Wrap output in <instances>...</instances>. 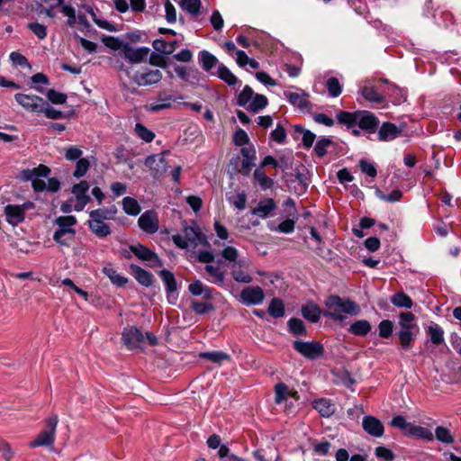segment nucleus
Returning <instances> with one entry per match:
<instances>
[{
	"mask_svg": "<svg viewBox=\"0 0 461 461\" xmlns=\"http://www.w3.org/2000/svg\"><path fill=\"white\" fill-rule=\"evenodd\" d=\"M178 4L184 10L193 15H197L200 12V0H179Z\"/></svg>",
	"mask_w": 461,
	"mask_h": 461,
	"instance_id": "47",
	"label": "nucleus"
},
{
	"mask_svg": "<svg viewBox=\"0 0 461 461\" xmlns=\"http://www.w3.org/2000/svg\"><path fill=\"white\" fill-rule=\"evenodd\" d=\"M184 234L190 246L195 248L199 245L209 247L210 244L206 236L201 231L198 226H185L183 230Z\"/></svg>",
	"mask_w": 461,
	"mask_h": 461,
	"instance_id": "12",
	"label": "nucleus"
},
{
	"mask_svg": "<svg viewBox=\"0 0 461 461\" xmlns=\"http://www.w3.org/2000/svg\"><path fill=\"white\" fill-rule=\"evenodd\" d=\"M361 95L366 100L371 103L382 104L384 100V96L379 94L375 87L371 86H363L361 89Z\"/></svg>",
	"mask_w": 461,
	"mask_h": 461,
	"instance_id": "34",
	"label": "nucleus"
},
{
	"mask_svg": "<svg viewBox=\"0 0 461 461\" xmlns=\"http://www.w3.org/2000/svg\"><path fill=\"white\" fill-rule=\"evenodd\" d=\"M77 221L75 216H59L56 218L55 224L58 229L53 234V240L61 246L68 247L74 240L76 230L74 229Z\"/></svg>",
	"mask_w": 461,
	"mask_h": 461,
	"instance_id": "4",
	"label": "nucleus"
},
{
	"mask_svg": "<svg viewBox=\"0 0 461 461\" xmlns=\"http://www.w3.org/2000/svg\"><path fill=\"white\" fill-rule=\"evenodd\" d=\"M198 59H199L200 64L202 65L203 68L205 71H210L218 63L217 58L215 56H213L212 54H211L207 50H202L199 53Z\"/></svg>",
	"mask_w": 461,
	"mask_h": 461,
	"instance_id": "35",
	"label": "nucleus"
},
{
	"mask_svg": "<svg viewBox=\"0 0 461 461\" xmlns=\"http://www.w3.org/2000/svg\"><path fill=\"white\" fill-rule=\"evenodd\" d=\"M122 340L130 349L141 348L145 343V337L136 327H127L122 332Z\"/></svg>",
	"mask_w": 461,
	"mask_h": 461,
	"instance_id": "10",
	"label": "nucleus"
},
{
	"mask_svg": "<svg viewBox=\"0 0 461 461\" xmlns=\"http://www.w3.org/2000/svg\"><path fill=\"white\" fill-rule=\"evenodd\" d=\"M6 221L13 226H16L24 220V205L8 204L5 207Z\"/></svg>",
	"mask_w": 461,
	"mask_h": 461,
	"instance_id": "18",
	"label": "nucleus"
},
{
	"mask_svg": "<svg viewBox=\"0 0 461 461\" xmlns=\"http://www.w3.org/2000/svg\"><path fill=\"white\" fill-rule=\"evenodd\" d=\"M434 438H436L438 441L447 445L452 444L455 441V437L452 435L450 430L443 426H438L436 428Z\"/></svg>",
	"mask_w": 461,
	"mask_h": 461,
	"instance_id": "42",
	"label": "nucleus"
},
{
	"mask_svg": "<svg viewBox=\"0 0 461 461\" xmlns=\"http://www.w3.org/2000/svg\"><path fill=\"white\" fill-rule=\"evenodd\" d=\"M268 104V100L267 96L260 94H256L252 99V101L249 104L247 109L252 111L254 113H258V111L264 109Z\"/></svg>",
	"mask_w": 461,
	"mask_h": 461,
	"instance_id": "45",
	"label": "nucleus"
},
{
	"mask_svg": "<svg viewBox=\"0 0 461 461\" xmlns=\"http://www.w3.org/2000/svg\"><path fill=\"white\" fill-rule=\"evenodd\" d=\"M188 290L194 296L203 295L205 299H210L212 297V290L207 285H204L200 280H196L190 284Z\"/></svg>",
	"mask_w": 461,
	"mask_h": 461,
	"instance_id": "32",
	"label": "nucleus"
},
{
	"mask_svg": "<svg viewBox=\"0 0 461 461\" xmlns=\"http://www.w3.org/2000/svg\"><path fill=\"white\" fill-rule=\"evenodd\" d=\"M90 167V163L86 158H79L76 165V169L73 173V176L76 178H80L86 175L88 168Z\"/></svg>",
	"mask_w": 461,
	"mask_h": 461,
	"instance_id": "58",
	"label": "nucleus"
},
{
	"mask_svg": "<svg viewBox=\"0 0 461 461\" xmlns=\"http://www.w3.org/2000/svg\"><path fill=\"white\" fill-rule=\"evenodd\" d=\"M371 330V324L366 320H359L351 324L349 331L357 336H366Z\"/></svg>",
	"mask_w": 461,
	"mask_h": 461,
	"instance_id": "38",
	"label": "nucleus"
},
{
	"mask_svg": "<svg viewBox=\"0 0 461 461\" xmlns=\"http://www.w3.org/2000/svg\"><path fill=\"white\" fill-rule=\"evenodd\" d=\"M288 397H292L294 400H298V392L295 390L289 389V387L284 383L276 384L275 386L276 403L280 404L286 401Z\"/></svg>",
	"mask_w": 461,
	"mask_h": 461,
	"instance_id": "21",
	"label": "nucleus"
},
{
	"mask_svg": "<svg viewBox=\"0 0 461 461\" xmlns=\"http://www.w3.org/2000/svg\"><path fill=\"white\" fill-rule=\"evenodd\" d=\"M9 59H10L11 62L13 63V65H14V66H20V67H23V68H25V67L31 68V65L29 64L28 59L23 55H22L20 52L13 51L10 54Z\"/></svg>",
	"mask_w": 461,
	"mask_h": 461,
	"instance_id": "62",
	"label": "nucleus"
},
{
	"mask_svg": "<svg viewBox=\"0 0 461 461\" xmlns=\"http://www.w3.org/2000/svg\"><path fill=\"white\" fill-rule=\"evenodd\" d=\"M375 456L384 461H392L394 458L393 451L385 447H377L375 450Z\"/></svg>",
	"mask_w": 461,
	"mask_h": 461,
	"instance_id": "64",
	"label": "nucleus"
},
{
	"mask_svg": "<svg viewBox=\"0 0 461 461\" xmlns=\"http://www.w3.org/2000/svg\"><path fill=\"white\" fill-rule=\"evenodd\" d=\"M50 169L45 165H40L37 167L23 169L19 177L23 181H31L34 191L57 192L59 189V181L55 178H48L47 182L42 178L48 177Z\"/></svg>",
	"mask_w": 461,
	"mask_h": 461,
	"instance_id": "1",
	"label": "nucleus"
},
{
	"mask_svg": "<svg viewBox=\"0 0 461 461\" xmlns=\"http://www.w3.org/2000/svg\"><path fill=\"white\" fill-rule=\"evenodd\" d=\"M289 102L298 107L300 110H306L309 108V102L307 100V95L302 93H285Z\"/></svg>",
	"mask_w": 461,
	"mask_h": 461,
	"instance_id": "30",
	"label": "nucleus"
},
{
	"mask_svg": "<svg viewBox=\"0 0 461 461\" xmlns=\"http://www.w3.org/2000/svg\"><path fill=\"white\" fill-rule=\"evenodd\" d=\"M135 131L137 135L146 142H151L155 138V133L150 130L147 129L141 123H136Z\"/></svg>",
	"mask_w": 461,
	"mask_h": 461,
	"instance_id": "53",
	"label": "nucleus"
},
{
	"mask_svg": "<svg viewBox=\"0 0 461 461\" xmlns=\"http://www.w3.org/2000/svg\"><path fill=\"white\" fill-rule=\"evenodd\" d=\"M268 312L275 318L282 317L285 313L284 303L280 299H273L268 306Z\"/></svg>",
	"mask_w": 461,
	"mask_h": 461,
	"instance_id": "49",
	"label": "nucleus"
},
{
	"mask_svg": "<svg viewBox=\"0 0 461 461\" xmlns=\"http://www.w3.org/2000/svg\"><path fill=\"white\" fill-rule=\"evenodd\" d=\"M145 166L153 171L155 177L161 176L167 167L163 154L149 156L145 160Z\"/></svg>",
	"mask_w": 461,
	"mask_h": 461,
	"instance_id": "16",
	"label": "nucleus"
},
{
	"mask_svg": "<svg viewBox=\"0 0 461 461\" xmlns=\"http://www.w3.org/2000/svg\"><path fill=\"white\" fill-rule=\"evenodd\" d=\"M176 100V97L173 95H169L166 92L159 93L158 99L155 103L150 104L149 110L151 112H158L164 109L171 107L173 102Z\"/></svg>",
	"mask_w": 461,
	"mask_h": 461,
	"instance_id": "22",
	"label": "nucleus"
},
{
	"mask_svg": "<svg viewBox=\"0 0 461 461\" xmlns=\"http://www.w3.org/2000/svg\"><path fill=\"white\" fill-rule=\"evenodd\" d=\"M295 131L303 134V143L306 148H311L315 140V134L297 125Z\"/></svg>",
	"mask_w": 461,
	"mask_h": 461,
	"instance_id": "56",
	"label": "nucleus"
},
{
	"mask_svg": "<svg viewBox=\"0 0 461 461\" xmlns=\"http://www.w3.org/2000/svg\"><path fill=\"white\" fill-rule=\"evenodd\" d=\"M115 213H116L115 208H111V209L102 208V209H96V210L91 211L89 212V216L92 219H97L102 221H104L105 220L113 219L114 217Z\"/></svg>",
	"mask_w": 461,
	"mask_h": 461,
	"instance_id": "43",
	"label": "nucleus"
},
{
	"mask_svg": "<svg viewBox=\"0 0 461 461\" xmlns=\"http://www.w3.org/2000/svg\"><path fill=\"white\" fill-rule=\"evenodd\" d=\"M59 419L57 415H52L45 420V428L38 434L29 446L32 448L38 447H53L56 429Z\"/></svg>",
	"mask_w": 461,
	"mask_h": 461,
	"instance_id": "6",
	"label": "nucleus"
},
{
	"mask_svg": "<svg viewBox=\"0 0 461 461\" xmlns=\"http://www.w3.org/2000/svg\"><path fill=\"white\" fill-rule=\"evenodd\" d=\"M123 56L131 63H140L144 61L149 53V49L148 47H140L134 49L129 43L124 47Z\"/></svg>",
	"mask_w": 461,
	"mask_h": 461,
	"instance_id": "19",
	"label": "nucleus"
},
{
	"mask_svg": "<svg viewBox=\"0 0 461 461\" xmlns=\"http://www.w3.org/2000/svg\"><path fill=\"white\" fill-rule=\"evenodd\" d=\"M357 113H348V112H340L337 115V119L339 123L346 124L348 126H353L357 124Z\"/></svg>",
	"mask_w": 461,
	"mask_h": 461,
	"instance_id": "54",
	"label": "nucleus"
},
{
	"mask_svg": "<svg viewBox=\"0 0 461 461\" xmlns=\"http://www.w3.org/2000/svg\"><path fill=\"white\" fill-rule=\"evenodd\" d=\"M398 326L400 329L398 337L401 347L404 349L411 348L420 331L419 326L415 322L414 314L411 312H401L399 314Z\"/></svg>",
	"mask_w": 461,
	"mask_h": 461,
	"instance_id": "3",
	"label": "nucleus"
},
{
	"mask_svg": "<svg viewBox=\"0 0 461 461\" xmlns=\"http://www.w3.org/2000/svg\"><path fill=\"white\" fill-rule=\"evenodd\" d=\"M392 303L399 308L411 309L413 305L412 300L404 293H396L391 299Z\"/></svg>",
	"mask_w": 461,
	"mask_h": 461,
	"instance_id": "41",
	"label": "nucleus"
},
{
	"mask_svg": "<svg viewBox=\"0 0 461 461\" xmlns=\"http://www.w3.org/2000/svg\"><path fill=\"white\" fill-rule=\"evenodd\" d=\"M294 348L302 356L309 359H315L323 353V347L320 343L314 341L303 342L301 340H295L294 342Z\"/></svg>",
	"mask_w": 461,
	"mask_h": 461,
	"instance_id": "9",
	"label": "nucleus"
},
{
	"mask_svg": "<svg viewBox=\"0 0 461 461\" xmlns=\"http://www.w3.org/2000/svg\"><path fill=\"white\" fill-rule=\"evenodd\" d=\"M332 143L329 138L319 140L314 147V151L318 157H323L327 153L328 147Z\"/></svg>",
	"mask_w": 461,
	"mask_h": 461,
	"instance_id": "63",
	"label": "nucleus"
},
{
	"mask_svg": "<svg viewBox=\"0 0 461 461\" xmlns=\"http://www.w3.org/2000/svg\"><path fill=\"white\" fill-rule=\"evenodd\" d=\"M326 87L332 97H337L341 94V86L336 77L329 78L326 82Z\"/></svg>",
	"mask_w": 461,
	"mask_h": 461,
	"instance_id": "55",
	"label": "nucleus"
},
{
	"mask_svg": "<svg viewBox=\"0 0 461 461\" xmlns=\"http://www.w3.org/2000/svg\"><path fill=\"white\" fill-rule=\"evenodd\" d=\"M131 251L140 260L158 262V258L155 252L140 244L130 247Z\"/></svg>",
	"mask_w": 461,
	"mask_h": 461,
	"instance_id": "23",
	"label": "nucleus"
},
{
	"mask_svg": "<svg viewBox=\"0 0 461 461\" xmlns=\"http://www.w3.org/2000/svg\"><path fill=\"white\" fill-rule=\"evenodd\" d=\"M15 101L26 111L41 113L44 104V99L35 95H26L18 93L14 95Z\"/></svg>",
	"mask_w": 461,
	"mask_h": 461,
	"instance_id": "7",
	"label": "nucleus"
},
{
	"mask_svg": "<svg viewBox=\"0 0 461 461\" xmlns=\"http://www.w3.org/2000/svg\"><path fill=\"white\" fill-rule=\"evenodd\" d=\"M159 276L166 285L167 300L170 303L174 304L177 298L176 294H175L177 289L176 278L173 273L167 269L160 271Z\"/></svg>",
	"mask_w": 461,
	"mask_h": 461,
	"instance_id": "17",
	"label": "nucleus"
},
{
	"mask_svg": "<svg viewBox=\"0 0 461 461\" xmlns=\"http://www.w3.org/2000/svg\"><path fill=\"white\" fill-rule=\"evenodd\" d=\"M118 68L121 71L125 72V74L132 80V82H134L139 86H148L158 84L163 77L162 72L157 68L153 69L149 68H144L134 72L133 74H131V71L122 64L118 66Z\"/></svg>",
	"mask_w": 461,
	"mask_h": 461,
	"instance_id": "5",
	"label": "nucleus"
},
{
	"mask_svg": "<svg viewBox=\"0 0 461 461\" xmlns=\"http://www.w3.org/2000/svg\"><path fill=\"white\" fill-rule=\"evenodd\" d=\"M27 26L40 40L47 37V27L45 25L39 23H30Z\"/></svg>",
	"mask_w": 461,
	"mask_h": 461,
	"instance_id": "61",
	"label": "nucleus"
},
{
	"mask_svg": "<svg viewBox=\"0 0 461 461\" xmlns=\"http://www.w3.org/2000/svg\"><path fill=\"white\" fill-rule=\"evenodd\" d=\"M123 211L132 216H136L140 212V206L138 201L132 197L127 196L122 199Z\"/></svg>",
	"mask_w": 461,
	"mask_h": 461,
	"instance_id": "40",
	"label": "nucleus"
},
{
	"mask_svg": "<svg viewBox=\"0 0 461 461\" xmlns=\"http://www.w3.org/2000/svg\"><path fill=\"white\" fill-rule=\"evenodd\" d=\"M276 207V203L272 198H264L251 210V214L260 219H267L274 215Z\"/></svg>",
	"mask_w": 461,
	"mask_h": 461,
	"instance_id": "13",
	"label": "nucleus"
},
{
	"mask_svg": "<svg viewBox=\"0 0 461 461\" xmlns=\"http://www.w3.org/2000/svg\"><path fill=\"white\" fill-rule=\"evenodd\" d=\"M400 132L401 131L395 124L391 122H384L378 131V137L380 140L388 141L394 140L400 134Z\"/></svg>",
	"mask_w": 461,
	"mask_h": 461,
	"instance_id": "24",
	"label": "nucleus"
},
{
	"mask_svg": "<svg viewBox=\"0 0 461 461\" xmlns=\"http://www.w3.org/2000/svg\"><path fill=\"white\" fill-rule=\"evenodd\" d=\"M425 330L434 345H439L444 342V330L438 324L432 322Z\"/></svg>",
	"mask_w": 461,
	"mask_h": 461,
	"instance_id": "29",
	"label": "nucleus"
},
{
	"mask_svg": "<svg viewBox=\"0 0 461 461\" xmlns=\"http://www.w3.org/2000/svg\"><path fill=\"white\" fill-rule=\"evenodd\" d=\"M255 95L256 94L252 88L249 86H246L238 96V104L240 106L248 108L249 104L252 101Z\"/></svg>",
	"mask_w": 461,
	"mask_h": 461,
	"instance_id": "48",
	"label": "nucleus"
},
{
	"mask_svg": "<svg viewBox=\"0 0 461 461\" xmlns=\"http://www.w3.org/2000/svg\"><path fill=\"white\" fill-rule=\"evenodd\" d=\"M102 271L118 287H123L128 283V278L120 275L112 266L104 267Z\"/></svg>",
	"mask_w": 461,
	"mask_h": 461,
	"instance_id": "28",
	"label": "nucleus"
},
{
	"mask_svg": "<svg viewBox=\"0 0 461 461\" xmlns=\"http://www.w3.org/2000/svg\"><path fill=\"white\" fill-rule=\"evenodd\" d=\"M140 228L147 233H155L158 231L159 223L158 218L155 212H145L138 221Z\"/></svg>",
	"mask_w": 461,
	"mask_h": 461,
	"instance_id": "14",
	"label": "nucleus"
},
{
	"mask_svg": "<svg viewBox=\"0 0 461 461\" xmlns=\"http://www.w3.org/2000/svg\"><path fill=\"white\" fill-rule=\"evenodd\" d=\"M357 124L359 128L374 131L378 125L377 118L368 111H357Z\"/></svg>",
	"mask_w": 461,
	"mask_h": 461,
	"instance_id": "20",
	"label": "nucleus"
},
{
	"mask_svg": "<svg viewBox=\"0 0 461 461\" xmlns=\"http://www.w3.org/2000/svg\"><path fill=\"white\" fill-rule=\"evenodd\" d=\"M408 436L415 437L421 439L431 441L434 439V434L432 431L425 427L415 425L411 423Z\"/></svg>",
	"mask_w": 461,
	"mask_h": 461,
	"instance_id": "31",
	"label": "nucleus"
},
{
	"mask_svg": "<svg viewBox=\"0 0 461 461\" xmlns=\"http://www.w3.org/2000/svg\"><path fill=\"white\" fill-rule=\"evenodd\" d=\"M131 269L135 279L140 285L144 286H150L152 285L153 276L149 272L134 264L131 265Z\"/></svg>",
	"mask_w": 461,
	"mask_h": 461,
	"instance_id": "26",
	"label": "nucleus"
},
{
	"mask_svg": "<svg viewBox=\"0 0 461 461\" xmlns=\"http://www.w3.org/2000/svg\"><path fill=\"white\" fill-rule=\"evenodd\" d=\"M205 270L212 278L211 282L218 285H222L224 284L225 275L224 272L219 267L206 265Z\"/></svg>",
	"mask_w": 461,
	"mask_h": 461,
	"instance_id": "39",
	"label": "nucleus"
},
{
	"mask_svg": "<svg viewBox=\"0 0 461 461\" xmlns=\"http://www.w3.org/2000/svg\"><path fill=\"white\" fill-rule=\"evenodd\" d=\"M217 75L230 86H235L239 82L237 77L224 65L219 67Z\"/></svg>",
	"mask_w": 461,
	"mask_h": 461,
	"instance_id": "44",
	"label": "nucleus"
},
{
	"mask_svg": "<svg viewBox=\"0 0 461 461\" xmlns=\"http://www.w3.org/2000/svg\"><path fill=\"white\" fill-rule=\"evenodd\" d=\"M264 298L265 293L259 286L246 287L240 293V300L246 305L260 304Z\"/></svg>",
	"mask_w": 461,
	"mask_h": 461,
	"instance_id": "11",
	"label": "nucleus"
},
{
	"mask_svg": "<svg viewBox=\"0 0 461 461\" xmlns=\"http://www.w3.org/2000/svg\"><path fill=\"white\" fill-rule=\"evenodd\" d=\"M326 306L325 316L339 321L345 320L347 315L356 316L360 312V307L355 302L337 295L330 296L326 300Z\"/></svg>",
	"mask_w": 461,
	"mask_h": 461,
	"instance_id": "2",
	"label": "nucleus"
},
{
	"mask_svg": "<svg viewBox=\"0 0 461 461\" xmlns=\"http://www.w3.org/2000/svg\"><path fill=\"white\" fill-rule=\"evenodd\" d=\"M391 425L394 428L402 429L406 435H408L411 422H408L404 417L398 415L393 418L391 420Z\"/></svg>",
	"mask_w": 461,
	"mask_h": 461,
	"instance_id": "57",
	"label": "nucleus"
},
{
	"mask_svg": "<svg viewBox=\"0 0 461 461\" xmlns=\"http://www.w3.org/2000/svg\"><path fill=\"white\" fill-rule=\"evenodd\" d=\"M393 324L390 320H384L378 325L379 336L384 339L389 338L393 334Z\"/></svg>",
	"mask_w": 461,
	"mask_h": 461,
	"instance_id": "59",
	"label": "nucleus"
},
{
	"mask_svg": "<svg viewBox=\"0 0 461 461\" xmlns=\"http://www.w3.org/2000/svg\"><path fill=\"white\" fill-rule=\"evenodd\" d=\"M200 357L217 364H221L223 361H228L230 358L227 353L222 351L203 352L200 354Z\"/></svg>",
	"mask_w": 461,
	"mask_h": 461,
	"instance_id": "46",
	"label": "nucleus"
},
{
	"mask_svg": "<svg viewBox=\"0 0 461 461\" xmlns=\"http://www.w3.org/2000/svg\"><path fill=\"white\" fill-rule=\"evenodd\" d=\"M89 187V184L85 180L80 181L79 183L73 185L72 194L74 198L72 199L75 202L74 211L81 212L90 202V196L87 194Z\"/></svg>",
	"mask_w": 461,
	"mask_h": 461,
	"instance_id": "8",
	"label": "nucleus"
},
{
	"mask_svg": "<svg viewBox=\"0 0 461 461\" xmlns=\"http://www.w3.org/2000/svg\"><path fill=\"white\" fill-rule=\"evenodd\" d=\"M302 314L311 322H317L321 317V310L316 304L308 303L303 306Z\"/></svg>",
	"mask_w": 461,
	"mask_h": 461,
	"instance_id": "36",
	"label": "nucleus"
},
{
	"mask_svg": "<svg viewBox=\"0 0 461 461\" xmlns=\"http://www.w3.org/2000/svg\"><path fill=\"white\" fill-rule=\"evenodd\" d=\"M290 331L295 336H303L306 334V329L303 321L299 319H291L288 322Z\"/></svg>",
	"mask_w": 461,
	"mask_h": 461,
	"instance_id": "52",
	"label": "nucleus"
},
{
	"mask_svg": "<svg viewBox=\"0 0 461 461\" xmlns=\"http://www.w3.org/2000/svg\"><path fill=\"white\" fill-rule=\"evenodd\" d=\"M362 427L367 434L375 438H381L384 432L383 423L374 416L364 417Z\"/></svg>",
	"mask_w": 461,
	"mask_h": 461,
	"instance_id": "15",
	"label": "nucleus"
},
{
	"mask_svg": "<svg viewBox=\"0 0 461 461\" xmlns=\"http://www.w3.org/2000/svg\"><path fill=\"white\" fill-rule=\"evenodd\" d=\"M46 95L47 98L55 104H63L67 102V95L54 89H50Z\"/></svg>",
	"mask_w": 461,
	"mask_h": 461,
	"instance_id": "60",
	"label": "nucleus"
},
{
	"mask_svg": "<svg viewBox=\"0 0 461 461\" xmlns=\"http://www.w3.org/2000/svg\"><path fill=\"white\" fill-rule=\"evenodd\" d=\"M254 177L263 189H268L273 185V180L268 177L261 168H257L254 171Z\"/></svg>",
	"mask_w": 461,
	"mask_h": 461,
	"instance_id": "50",
	"label": "nucleus"
},
{
	"mask_svg": "<svg viewBox=\"0 0 461 461\" xmlns=\"http://www.w3.org/2000/svg\"><path fill=\"white\" fill-rule=\"evenodd\" d=\"M312 406L323 417H330L335 411L331 401L325 398L315 400L312 402Z\"/></svg>",
	"mask_w": 461,
	"mask_h": 461,
	"instance_id": "27",
	"label": "nucleus"
},
{
	"mask_svg": "<svg viewBox=\"0 0 461 461\" xmlns=\"http://www.w3.org/2000/svg\"><path fill=\"white\" fill-rule=\"evenodd\" d=\"M152 46L158 52L171 54L176 50L177 42L176 41L172 42H167L162 39H157L153 41Z\"/></svg>",
	"mask_w": 461,
	"mask_h": 461,
	"instance_id": "37",
	"label": "nucleus"
},
{
	"mask_svg": "<svg viewBox=\"0 0 461 461\" xmlns=\"http://www.w3.org/2000/svg\"><path fill=\"white\" fill-rule=\"evenodd\" d=\"M103 42L107 48L114 50H121L122 52H123L124 47L127 45V42H124L113 36L104 38Z\"/></svg>",
	"mask_w": 461,
	"mask_h": 461,
	"instance_id": "51",
	"label": "nucleus"
},
{
	"mask_svg": "<svg viewBox=\"0 0 461 461\" xmlns=\"http://www.w3.org/2000/svg\"><path fill=\"white\" fill-rule=\"evenodd\" d=\"M241 267H242L241 262L232 265L231 276H232L233 279L236 282L243 283V284H249V283L252 282V276L248 272L241 269Z\"/></svg>",
	"mask_w": 461,
	"mask_h": 461,
	"instance_id": "33",
	"label": "nucleus"
},
{
	"mask_svg": "<svg viewBox=\"0 0 461 461\" xmlns=\"http://www.w3.org/2000/svg\"><path fill=\"white\" fill-rule=\"evenodd\" d=\"M88 227L91 231L99 238H104L111 234L109 225L97 219L91 218L88 221Z\"/></svg>",
	"mask_w": 461,
	"mask_h": 461,
	"instance_id": "25",
	"label": "nucleus"
}]
</instances>
